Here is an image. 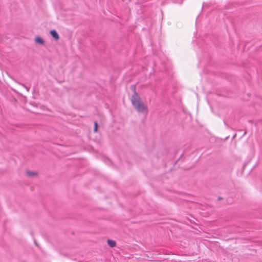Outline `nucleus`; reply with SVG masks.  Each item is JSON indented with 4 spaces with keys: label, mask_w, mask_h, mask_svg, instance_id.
<instances>
[{
    "label": "nucleus",
    "mask_w": 262,
    "mask_h": 262,
    "mask_svg": "<svg viewBox=\"0 0 262 262\" xmlns=\"http://www.w3.org/2000/svg\"><path fill=\"white\" fill-rule=\"evenodd\" d=\"M134 94L130 98L132 104L135 110L139 113H143L147 111V107L141 100L139 95L136 91L135 86H132Z\"/></svg>",
    "instance_id": "obj_1"
},
{
    "label": "nucleus",
    "mask_w": 262,
    "mask_h": 262,
    "mask_svg": "<svg viewBox=\"0 0 262 262\" xmlns=\"http://www.w3.org/2000/svg\"><path fill=\"white\" fill-rule=\"evenodd\" d=\"M50 34L56 40L59 39V36L56 31H55V30L50 31Z\"/></svg>",
    "instance_id": "obj_2"
},
{
    "label": "nucleus",
    "mask_w": 262,
    "mask_h": 262,
    "mask_svg": "<svg viewBox=\"0 0 262 262\" xmlns=\"http://www.w3.org/2000/svg\"><path fill=\"white\" fill-rule=\"evenodd\" d=\"M107 244L112 248H113L116 246V243L115 241H113L111 239H107Z\"/></svg>",
    "instance_id": "obj_3"
},
{
    "label": "nucleus",
    "mask_w": 262,
    "mask_h": 262,
    "mask_svg": "<svg viewBox=\"0 0 262 262\" xmlns=\"http://www.w3.org/2000/svg\"><path fill=\"white\" fill-rule=\"evenodd\" d=\"M35 40L36 43L41 44V45H43L45 42L43 39L39 36H37L35 38Z\"/></svg>",
    "instance_id": "obj_4"
},
{
    "label": "nucleus",
    "mask_w": 262,
    "mask_h": 262,
    "mask_svg": "<svg viewBox=\"0 0 262 262\" xmlns=\"http://www.w3.org/2000/svg\"><path fill=\"white\" fill-rule=\"evenodd\" d=\"M27 174L28 176L34 177V176H37V173L35 171H27Z\"/></svg>",
    "instance_id": "obj_5"
},
{
    "label": "nucleus",
    "mask_w": 262,
    "mask_h": 262,
    "mask_svg": "<svg viewBox=\"0 0 262 262\" xmlns=\"http://www.w3.org/2000/svg\"><path fill=\"white\" fill-rule=\"evenodd\" d=\"M98 124L97 122L96 121H95V123H94V132H97V130H98Z\"/></svg>",
    "instance_id": "obj_6"
},
{
    "label": "nucleus",
    "mask_w": 262,
    "mask_h": 262,
    "mask_svg": "<svg viewBox=\"0 0 262 262\" xmlns=\"http://www.w3.org/2000/svg\"><path fill=\"white\" fill-rule=\"evenodd\" d=\"M17 83L19 85H20L23 86L24 88H25L27 90V92H29L30 88L26 86L25 84H24L23 83H21L20 82H17Z\"/></svg>",
    "instance_id": "obj_7"
},
{
    "label": "nucleus",
    "mask_w": 262,
    "mask_h": 262,
    "mask_svg": "<svg viewBox=\"0 0 262 262\" xmlns=\"http://www.w3.org/2000/svg\"><path fill=\"white\" fill-rule=\"evenodd\" d=\"M218 200H223V198H222V197H221V196H219V197L218 198Z\"/></svg>",
    "instance_id": "obj_8"
},
{
    "label": "nucleus",
    "mask_w": 262,
    "mask_h": 262,
    "mask_svg": "<svg viewBox=\"0 0 262 262\" xmlns=\"http://www.w3.org/2000/svg\"><path fill=\"white\" fill-rule=\"evenodd\" d=\"M203 7H204V4L203 5V7H202V9H203Z\"/></svg>",
    "instance_id": "obj_9"
},
{
    "label": "nucleus",
    "mask_w": 262,
    "mask_h": 262,
    "mask_svg": "<svg viewBox=\"0 0 262 262\" xmlns=\"http://www.w3.org/2000/svg\"><path fill=\"white\" fill-rule=\"evenodd\" d=\"M123 2H124L125 0H122Z\"/></svg>",
    "instance_id": "obj_10"
}]
</instances>
